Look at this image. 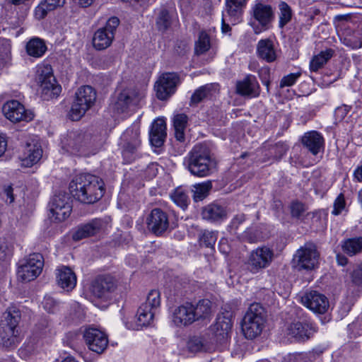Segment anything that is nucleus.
<instances>
[{"label":"nucleus","instance_id":"nucleus-59","mask_svg":"<svg viewBox=\"0 0 362 362\" xmlns=\"http://www.w3.org/2000/svg\"><path fill=\"white\" fill-rule=\"evenodd\" d=\"M114 57L112 55L105 56L102 59V65L104 69H107L114 62Z\"/></svg>","mask_w":362,"mask_h":362},{"label":"nucleus","instance_id":"nucleus-45","mask_svg":"<svg viewBox=\"0 0 362 362\" xmlns=\"http://www.w3.org/2000/svg\"><path fill=\"white\" fill-rule=\"evenodd\" d=\"M173 16L170 12L165 9L162 8L156 19V25L160 31H166L172 24Z\"/></svg>","mask_w":362,"mask_h":362},{"label":"nucleus","instance_id":"nucleus-9","mask_svg":"<svg viewBox=\"0 0 362 362\" xmlns=\"http://www.w3.org/2000/svg\"><path fill=\"white\" fill-rule=\"evenodd\" d=\"M37 81L44 100L57 98L61 93V86L56 83L51 66L46 65L38 69Z\"/></svg>","mask_w":362,"mask_h":362},{"label":"nucleus","instance_id":"nucleus-52","mask_svg":"<svg viewBox=\"0 0 362 362\" xmlns=\"http://www.w3.org/2000/svg\"><path fill=\"white\" fill-rule=\"evenodd\" d=\"M345 200L343 194H339L334 203V209L332 211V214L339 215L341 213L342 210L345 208Z\"/></svg>","mask_w":362,"mask_h":362},{"label":"nucleus","instance_id":"nucleus-2","mask_svg":"<svg viewBox=\"0 0 362 362\" xmlns=\"http://www.w3.org/2000/svg\"><path fill=\"white\" fill-rule=\"evenodd\" d=\"M185 163L190 173L199 177L211 175L216 166L211 150L206 144H196L185 158Z\"/></svg>","mask_w":362,"mask_h":362},{"label":"nucleus","instance_id":"nucleus-53","mask_svg":"<svg viewBox=\"0 0 362 362\" xmlns=\"http://www.w3.org/2000/svg\"><path fill=\"white\" fill-rule=\"evenodd\" d=\"M300 73H295L290 74L287 76H285L282 78L280 82V86L281 88L285 86H293L296 80L300 77Z\"/></svg>","mask_w":362,"mask_h":362},{"label":"nucleus","instance_id":"nucleus-22","mask_svg":"<svg viewBox=\"0 0 362 362\" xmlns=\"http://www.w3.org/2000/svg\"><path fill=\"white\" fill-rule=\"evenodd\" d=\"M107 225V221L103 218H94L90 222L78 226L72 235L75 241L81 240L100 233Z\"/></svg>","mask_w":362,"mask_h":362},{"label":"nucleus","instance_id":"nucleus-8","mask_svg":"<svg viewBox=\"0 0 362 362\" xmlns=\"http://www.w3.org/2000/svg\"><path fill=\"white\" fill-rule=\"evenodd\" d=\"M119 25V19L116 16L110 18L104 27L98 29L93 37V46L97 50H104L109 47L115 38Z\"/></svg>","mask_w":362,"mask_h":362},{"label":"nucleus","instance_id":"nucleus-55","mask_svg":"<svg viewBox=\"0 0 362 362\" xmlns=\"http://www.w3.org/2000/svg\"><path fill=\"white\" fill-rule=\"evenodd\" d=\"M352 282L358 286L362 285V264L357 266L351 274Z\"/></svg>","mask_w":362,"mask_h":362},{"label":"nucleus","instance_id":"nucleus-1","mask_svg":"<svg viewBox=\"0 0 362 362\" xmlns=\"http://www.w3.org/2000/svg\"><path fill=\"white\" fill-rule=\"evenodd\" d=\"M69 189L74 199L87 204L97 202L105 193L103 180L89 173L76 175L69 183Z\"/></svg>","mask_w":362,"mask_h":362},{"label":"nucleus","instance_id":"nucleus-37","mask_svg":"<svg viewBox=\"0 0 362 362\" xmlns=\"http://www.w3.org/2000/svg\"><path fill=\"white\" fill-rule=\"evenodd\" d=\"M342 251L349 256H354L362 251V237L348 238L341 242Z\"/></svg>","mask_w":362,"mask_h":362},{"label":"nucleus","instance_id":"nucleus-60","mask_svg":"<svg viewBox=\"0 0 362 362\" xmlns=\"http://www.w3.org/2000/svg\"><path fill=\"white\" fill-rule=\"evenodd\" d=\"M7 141L4 135H0V157L4 155L6 150Z\"/></svg>","mask_w":362,"mask_h":362},{"label":"nucleus","instance_id":"nucleus-7","mask_svg":"<svg viewBox=\"0 0 362 362\" xmlns=\"http://www.w3.org/2000/svg\"><path fill=\"white\" fill-rule=\"evenodd\" d=\"M43 266L44 259L41 254L30 255L21 262L17 272L18 278L22 281H31L41 274Z\"/></svg>","mask_w":362,"mask_h":362},{"label":"nucleus","instance_id":"nucleus-31","mask_svg":"<svg viewBox=\"0 0 362 362\" xmlns=\"http://www.w3.org/2000/svg\"><path fill=\"white\" fill-rule=\"evenodd\" d=\"M302 143L313 155H317L323 147L324 139L318 132L313 131L305 134Z\"/></svg>","mask_w":362,"mask_h":362},{"label":"nucleus","instance_id":"nucleus-14","mask_svg":"<svg viewBox=\"0 0 362 362\" xmlns=\"http://www.w3.org/2000/svg\"><path fill=\"white\" fill-rule=\"evenodd\" d=\"M139 129H127L122 134V156L127 163L135 158V154L141 145Z\"/></svg>","mask_w":362,"mask_h":362},{"label":"nucleus","instance_id":"nucleus-33","mask_svg":"<svg viewBox=\"0 0 362 362\" xmlns=\"http://www.w3.org/2000/svg\"><path fill=\"white\" fill-rule=\"evenodd\" d=\"M187 349L192 353L210 352L214 350V341H209L205 337H193L187 341Z\"/></svg>","mask_w":362,"mask_h":362},{"label":"nucleus","instance_id":"nucleus-25","mask_svg":"<svg viewBox=\"0 0 362 362\" xmlns=\"http://www.w3.org/2000/svg\"><path fill=\"white\" fill-rule=\"evenodd\" d=\"M315 332L314 326L308 322H293L287 329L288 335L298 341L308 339Z\"/></svg>","mask_w":362,"mask_h":362},{"label":"nucleus","instance_id":"nucleus-20","mask_svg":"<svg viewBox=\"0 0 362 362\" xmlns=\"http://www.w3.org/2000/svg\"><path fill=\"white\" fill-rule=\"evenodd\" d=\"M4 116L12 122L30 121L33 118L32 112H28L24 106L17 100L6 102L2 107Z\"/></svg>","mask_w":362,"mask_h":362},{"label":"nucleus","instance_id":"nucleus-11","mask_svg":"<svg viewBox=\"0 0 362 362\" xmlns=\"http://www.w3.org/2000/svg\"><path fill=\"white\" fill-rule=\"evenodd\" d=\"M274 252L272 249L262 246L252 250L247 260V268L253 274L268 267L272 262Z\"/></svg>","mask_w":362,"mask_h":362},{"label":"nucleus","instance_id":"nucleus-34","mask_svg":"<svg viewBox=\"0 0 362 362\" xmlns=\"http://www.w3.org/2000/svg\"><path fill=\"white\" fill-rule=\"evenodd\" d=\"M192 310L195 321L209 318L212 314V303L208 299L200 300L192 304Z\"/></svg>","mask_w":362,"mask_h":362},{"label":"nucleus","instance_id":"nucleus-39","mask_svg":"<svg viewBox=\"0 0 362 362\" xmlns=\"http://www.w3.org/2000/svg\"><path fill=\"white\" fill-rule=\"evenodd\" d=\"M334 51L332 49H327L322 51L319 54L313 57L310 63V69L312 71H317L321 69L334 55Z\"/></svg>","mask_w":362,"mask_h":362},{"label":"nucleus","instance_id":"nucleus-44","mask_svg":"<svg viewBox=\"0 0 362 362\" xmlns=\"http://www.w3.org/2000/svg\"><path fill=\"white\" fill-rule=\"evenodd\" d=\"M57 1L58 4L49 3L48 1H40L35 8V14L37 19L44 18L49 11H53L57 7L63 6L65 1Z\"/></svg>","mask_w":362,"mask_h":362},{"label":"nucleus","instance_id":"nucleus-63","mask_svg":"<svg viewBox=\"0 0 362 362\" xmlns=\"http://www.w3.org/2000/svg\"><path fill=\"white\" fill-rule=\"evenodd\" d=\"M353 38L355 39V41H359V42L362 41V22L361 24V27L356 31V33L354 35Z\"/></svg>","mask_w":362,"mask_h":362},{"label":"nucleus","instance_id":"nucleus-35","mask_svg":"<svg viewBox=\"0 0 362 362\" xmlns=\"http://www.w3.org/2000/svg\"><path fill=\"white\" fill-rule=\"evenodd\" d=\"M27 54L33 57L39 58L47 51L45 42L40 37H33L26 44Z\"/></svg>","mask_w":362,"mask_h":362},{"label":"nucleus","instance_id":"nucleus-36","mask_svg":"<svg viewBox=\"0 0 362 362\" xmlns=\"http://www.w3.org/2000/svg\"><path fill=\"white\" fill-rule=\"evenodd\" d=\"M156 313V312L153 311V310L147 308L146 305H141L137 310L136 314V327H134V329H139L140 327L151 325L153 322Z\"/></svg>","mask_w":362,"mask_h":362},{"label":"nucleus","instance_id":"nucleus-6","mask_svg":"<svg viewBox=\"0 0 362 362\" xmlns=\"http://www.w3.org/2000/svg\"><path fill=\"white\" fill-rule=\"evenodd\" d=\"M144 96V93L137 88H125L118 93L112 101V108L118 114L133 110L139 104Z\"/></svg>","mask_w":362,"mask_h":362},{"label":"nucleus","instance_id":"nucleus-47","mask_svg":"<svg viewBox=\"0 0 362 362\" xmlns=\"http://www.w3.org/2000/svg\"><path fill=\"white\" fill-rule=\"evenodd\" d=\"M170 197L173 202L182 209H185L187 207L189 202V197L182 189H175L170 194Z\"/></svg>","mask_w":362,"mask_h":362},{"label":"nucleus","instance_id":"nucleus-18","mask_svg":"<svg viewBox=\"0 0 362 362\" xmlns=\"http://www.w3.org/2000/svg\"><path fill=\"white\" fill-rule=\"evenodd\" d=\"M146 223L149 231L156 235H161L169 227L168 216L162 209L155 208L147 216Z\"/></svg>","mask_w":362,"mask_h":362},{"label":"nucleus","instance_id":"nucleus-49","mask_svg":"<svg viewBox=\"0 0 362 362\" xmlns=\"http://www.w3.org/2000/svg\"><path fill=\"white\" fill-rule=\"evenodd\" d=\"M288 150L284 142H278L269 148V155L274 160H279Z\"/></svg>","mask_w":362,"mask_h":362},{"label":"nucleus","instance_id":"nucleus-51","mask_svg":"<svg viewBox=\"0 0 362 362\" xmlns=\"http://www.w3.org/2000/svg\"><path fill=\"white\" fill-rule=\"evenodd\" d=\"M42 305L45 310L48 313H54L58 309V303L51 296H45L42 301Z\"/></svg>","mask_w":362,"mask_h":362},{"label":"nucleus","instance_id":"nucleus-23","mask_svg":"<svg viewBox=\"0 0 362 362\" xmlns=\"http://www.w3.org/2000/svg\"><path fill=\"white\" fill-rule=\"evenodd\" d=\"M232 325V320L228 317H217L215 324L210 327V332L214 336L216 343L223 344L228 339Z\"/></svg>","mask_w":362,"mask_h":362},{"label":"nucleus","instance_id":"nucleus-64","mask_svg":"<svg viewBox=\"0 0 362 362\" xmlns=\"http://www.w3.org/2000/svg\"><path fill=\"white\" fill-rule=\"evenodd\" d=\"M337 262H338L339 264L344 266L347 264L348 259L346 257H344L343 255H337Z\"/></svg>","mask_w":362,"mask_h":362},{"label":"nucleus","instance_id":"nucleus-3","mask_svg":"<svg viewBox=\"0 0 362 362\" xmlns=\"http://www.w3.org/2000/svg\"><path fill=\"white\" fill-rule=\"evenodd\" d=\"M21 319L20 310L14 305L8 307L1 322V338L4 346L11 348L18 342V325Z\"/></svg>","mask_w":362,"mask_h":362},{"label":"nucleus","instance_id":"nucleus-50","mask_svg":"<svg viewBox=\"0 0 362 362\" xmlns=\"http://www.w3.org/2000/svg\"><path fill=\"white\" fill-rule=\"evenodd\" d=\"M217 240V233L204 230L199 237V243L206 247H213Z\"/></svg>","mask_w":362,"mask_h":362},{"label":"nucleus","instance_id":"nucleus-54","mask_svg":"<svg viewBox=\"0 0 362 362\" xmlns=\"http://www.w3.org/2000/svg\"><path fill=\"white\" fill-rule=\"evenodd\" d=\"M305 211L304 205L299 202L291 204V213L293 217L299 218Z\"/></svg>","mask_w":362,"mask_h":362},{"label":"nucleus","instance_id":"nucleus-29","mask_svg":"<svg viewBox=\"0 0 362 362\" xmlns=\"http://www.w3.org/2000/svg\"><path fill=\"white\" fill-rule=\"evenodd\" d=\"M42 156V149L37 144H27L23 148V153L21 156L22 165L25 167H30L37 163Z\"/></svg>","mask_w":362,"mask_h":362},{"label":"nucleus","instance_id":"nucleus-19","mask_svg":"<svg viewBox=\"0 0 362 362\" xmlns=\"http://www.w3.org/2000/svg\"><path fill=\"white\" fill-rule=\"evenodd\" d=\"M302 303L315 313H325L329 306L328 298L317 291H308L301 297Z\"/></svg>","mask_w":362,"mask_h":362},{"label":"nucleus","instance_id":"nucleus-38","mask_svg":"<svg viewBox=\"0 0 362 362\" xmlns=\"http://www.w3.org/2000/svg\"><path fill=\"white\" fill-rule=\"evenodd\" d=\"M214 86L213 84H206L200 86L194 90L190 98L189 105L194 106L202 102L205 98L212 95Z\"/></svg>","mask_w":362,"mask_h":362},{"label":"nucleus","instance_id":"nucleus-57","mask_svg":"<svg viewBox=\"0 0 362 362\" xmlns=\"http://www.w3.org/2000/svg\"><path fill=\"white\" fill-rule=\"evenodd\" d=\"M242 239L249 243H255L257 240V236L251 231V229L247 228L243 233Z\"/></svg>","mask_w":362,"mask_h":362},{"label":"nucleus","instance_id":"nucleus-32","mask_svg":"<svg viewBox=\"0 0 362 362\" xmlns=\"http://www.w3.org/2000/svg\"><path fill=\"white\" fill-rule=\"evenodd\" d=\"M202 215L204 219L215 222L226 218L227 211L223 206L213 203L204 207Z\"/></svg>","mask_w":362,"mask_h":362},{"label":"nucleus","instance_id":"nucleus-16","mask_svg":"<svg viewBox=\"0 0 362 362\" xmlns=\"http://www.w3.org/2000/svg\"><path fill=\"white\" fill-rule=\"evenodd\" d=\"M117 287L116 279L110 275H100L92 282L91 293L98 298H107Z\"/></svg>","mask_w":362,"mask_h":362},{"label":"nucleus","instance_id":"nucleus-26","mask_svg":"<svg viewBox=\"0 0 362 362\" xmlns=\"http://www.w3.org/2000/svg\"><path fill=\"white\" fill-rule=\"evenodd\" d=\"M259 83L255 76L247 75L236 83L237 93L243 96L256 97L259 95Z\"/></svg>","mask_w":362,"mask_h":362},{"label":"nucleus","instance_id":"nucleus-13","mask_svg":"<svg viewBox=\"0 0 362 362\" xmlns=\"http://www.w3.org/2000/svg\"><path fill=\"white\" fill-rule=\"evenodd\" d=\"M252 13L261 27L255 26L254 28L255 33L259 34L262 30H267L272 27V23L274 20V12L270 5L258 2L252 7Z\"/></svg>","mask_w":362,"mask_h":362},{"label":"nucleus","instance_id":"nucleus-42","mask_svg":"<svg viewBox=\"0 0 362 362\" xmlns=\"http://www.w3.org/2000/svg\"><path fill=\"white\" fill-rule=\"evenodd\" d=\"M211 187L212 184L211 181L194 185L192 189V197L194 202H197L206 198Z\"/></svg>","mask_w":362,"mask_h":362},{"label":"nucleus","instance_id":"nucleus-58","mask_svg":"<svg viewBox=\"0 0 362 362\" xmlns=\"http://www.w3.org/2000/svg\"><path fill=\"white\" fill-rule=\"evenodd\" d=\"M4 193L6 196L7 200L9 199V203L14 202L13 189L11 185L5 186L4 188Z\"/></svg>","mask_w":362,"mask_h":362},{"label":"nucleus","instance_id":"nucleus-28","mask_svg":"<svg viewBox=\"0 0 362 362\" xmlns=\"http://www.w3.org/2000/svg\"><path fill=\"white\" fill-rule=\"evenodd\" d=\"M166 124L163 119L158 118L151 124L150 141L156 147H160L166 138Z\"/></svg>","mask_w":362,"mask_h":362},{"label":"nucleus","instance_id":"nucleus-46","mask_svg":"<svg viewBox=\"0 0 362 362\" xmlns=\"http://www.w3.org/2000/svg\"><path fill=\"white\" fill-rule=\"evenodd\" d=\"M279 26L283 28L287 23H288L293 16V12L291 7L285 2L282 1L279 6Z\"/></svg>","mask_w":362,"mask_h":362},{"label":"nucleus","instance_id":"nucleus-15","mask_svg":"<svg viewBox=\"0 0 362 362\" xmlns=\"http://www.w3.org/2000/svg\"><path fill=\"white\" fill-rule=\"evenodd\" d=\"M83 338L88 349L98 354L103 353L108 346L107 335L97 328L86 329L83 333Z\"/></svg>","mask_w":362,"mask_h":362},{"label":"nucleus","instance_id":"nucleus-41","mask_svg":"<svg viewBox=\"0 0 362 362\" xmlns=\"http://www.w3.org/2000/svg\"><path fill=\"white\" fill-rule=\"evenodd\" d=\"M187 124V116L185 114H177L173 118L175 136L177 140H185V130Z\"/></svg>","mask_w":362,"mask_h":362},{"label":"nucleus","instance_id":"nucleus-24","mask_svg":"<svg viewBox=\"0 0 362 362\" xmlns=\"http://www.w3.org/2000/svg\"><path fill=\"white\" fill-rule=\"evenodd\" d=\"M192 303H185L176 308L173 313V322L177 327H187L195 322L192 311Z\"/></svg>","mask_w":362,"mask_h":362},{"label":"nucleus","instance_id":"nucleus-17","mask_svg":"<svg viewBox=\"0 0 362 362\" xmlns=\"http://www.w3.org/2000/svg\"><path fill=\"white\" fill-rule=\"evenodd\" d=\"M70 197L65 192L54 194L50 202V213L57 221H63L67 218L71 211L69 202Z\"/></svg>","mask_w":362,"mask_h":362},{"label":"nucleus","instance_id":"nucleus-62","mask_svg":"<svg viewBox=\"0 0 362 362\" xmlns=\"http://www.w3.org/2000/svg\"><path fill=\"white\" fill-rule=\"evenodd\" d=\"M354 176L357 181L362 182V165L354 170Z\"/></svg>","mask_w":362,"mask_h":362},{"label":"nucleus","instance_id":"nucleus-10","mask_svg":"<svg viewBox=\"0 0 362 362\" xmlns=\"http://www.w3.org/2000/svg\"><path fill=\"white\" fill-rule=\"evenodd\" d=\"M319 253L315 245L308 243L294 255L293 262L298 270L313 269L318 263Z\"/></svg>","mask_w":362,"mask_h":362},{"label":"nucleus","instance_id":"nucleus-48","mask_svg":"<svg viewBox=\"0 0 362 362\" xmlns=\"http://www.w3.org/2000/svg\"><path fill=\"white\" fill-rule=\"evenodd\" d=\"M141 305H146L147 308L156 312L160 305V292L158 290L151 291L147 296L146 301Z\"/></svg>","mask_w":362,"mask_h":362},{"label":"nucleus","instance_id":"nucleus-40","mask_svg":"<svg viewBox=\"0 0 362 362\" xmlns=\"http://www.w3.org/2000/svg\"><path fill=\"white\" fill-rule=\"evenodd\" d=\"M246 1H226L225 13L234 23L239 21Z\"/></svg>","mask_w":362,"mask_h":362},{"label":"nucleus","instance_id":"nucleus-21","mask_svg":"<svg viewBox=\"0 0 362 362\" xmlns=\"http://www.w3.org/2000/svg\"><path fill=\"white\" fill-rule=\"evenodd\" d=\"M89 139L90 136L81 131H71L62 139V144L66 151L76 154L86 146Z\"/></svg>","mask_w":362,"mask_h":362},{"label":"nucleus","instance_id":"nucleus-4","mask_svg":"<svg viewBox=\"0 0 362 362\" xmlns=\"http://www.w3.org/2000/svg\"><path fill=\"white\" fill-rule=\"evenodd\" d=\"M266 322L264 308L257 303H252L247 310L242 322V330L247 339L260 335Z\"/></svg>","mask_w":362,"mask_h":362},{"label":"nucleus","instance_id":"nucleus-12","mask_svg":"<svg viewBox=\"0 0 362 362\" xmlns=\"http://www.w3.org/2000/svg\"><path fill=\"white\" fill-rule=\"evenodd\" d=\"M180 83V79L177 74L173 72L163 74L154 86L157 98L161 100L168 99L175 93Z\"/></svg>","mask_w":362,"mask_h":362},{"label":"nucleus","instance_id":"nucleus-5","mask_svg":"<svg viewBox=\"0 0 362 362\" xmlns=\"http://www.w3.org/2000/svg\"><path fill=\"white\" fill-rule=\"evenodd\" d=\"M96 92L90 86H84L78 89L75 100L72 103L69 117L72 121L79 120L95 103Z\"/></svg>","mask_w":362,"mask_h":362},{"label":"nucleus","instance_id":"nucleus-30","mask_svg":"<svg viewBox=\"0 0 362 362\" xmlns=\"http://www.w3.org/2000/svg\"><path fill=\"white\" fill-rule=\"evenodd\" d=\"M257 54L268 63L274 62L277 55L273 41L270 39L260 40L257 45Z\"/></svg>","mask_w":362,"mask_h":362},{"label":"nucleus","instance_id":"nucleus-27","mask_svg":"<svg viewBox=\"0 0 362 362\" xmlns=\"http://www.w3.org/2000/svg\"><path fill=\"white\" fill-rule=\"evenodd\" d=\"M56 278L57 284L68 291L76 285V276L69 267L62 266L56 269Z\"/></svg>","mask_w":362,"mask_h":362},{"label":"nucleus","instance_id":"nucleus-56","mask_svg":"<svg viewBox=\"0 0 362 362\" xmlns=\"http://www.w3.org/2000/svg\"><path fill=\"white\" fill-rule=\"evenodd\" d=\"M245 215L244 214H238L235 215L231 221L230 228L233 230H238L240 225L245 221Z\"/></svg>","mask_w":362,"mask_h":362},{"label":"nucleus","instance_id":"nucleus-61","mask_svg":"<svg viewBox=\"0 0 362 362\" xmlns=\"http://www.w3.org/2000/svg\"><path fill=\"white\" fill-rule=\"evenodd\" d=\"M9 252L7 251V247L5 245H0V260H4L9 256Z\"/></svg>","mask_w":362,"mask_h":362},{"label":"nucleus","instance_id":"nucleus-43","mask_svg":"<svg viewBox=\"0 0 362 362\" xmlns=\"http://www.w3.org/2000/svg\"><path fill=\"white\" fill-rule=\"evenodd\" d=\"M211 47L210 37L206 31H201L198 40L195 42L194 52L197 55L206 52Z\"/></svg>","mask_w":362,"mask_h":362}]
</instances>
